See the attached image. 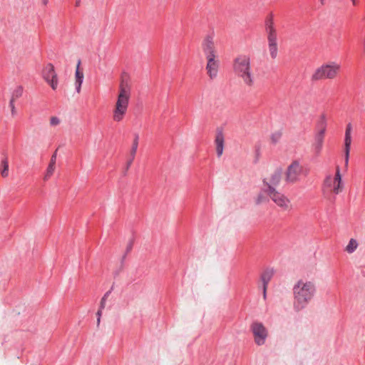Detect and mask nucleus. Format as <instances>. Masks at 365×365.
Masks as SVG:
<instances>
[{"label": "nucleus", "mask_w": 365, "mask_h": 365, "mask_svg": "<svg viewBox=\"0 0 365 365\" xmlns=\"http://www.w3.org/2000/svg\"><path fill=\"white\" fill-rule=\"evenodd\" d=\"M293 307L296 311L304 309L313 299L317 293L314 282L307 279L297 280L292 288Z\"/></svg>", "instance_id": "obj_1"}, {"label": "nucleus", "mask_w": 365, "mask_h": 365, "mask_svg": "<svg viewBox=\"0 0 365 365\" xmlns=\"http://www.w3.org/2000/svg\"><path fill=\"white\" fill-rule=\"evenodd\" d=\"M202 48L206 58V73L210 79L214 80L218 76L220 61L212 36L204 38Z\"/></svg>", "instance_id": "obj_2"}, {"label": "nucleus", "mask_w": 365, "mask_h": 365, "mask_svg": "<svg viewBox=\"0 0 365 365\" xmlns=\"http://www.w3.org/2000/svg\"><path fill=\"white\" fill-rule=\"evenodd\" d=\"M131 96V86L129 83L125 80H121L119 87L117 98L113 109V120L115 122H120L125 118L129 106Z\"/></svg>", "instance_id": "obj_3"}, {"label": "nucleus", "mask_w": 365, "mask_h": 365, "mask_svg": "<svg viewBox=\"0 0 365 365\" xmlns=\"http://www.w3.org/2000/svg\"><path fill=\"white\" fill-rule=\"evenodd\" d=\"M234 73L242 79L244 83L251 87L254 85L255 78L252 72L251 58L249 55L240 54L235 58L232 63Z\"/></svg>", "instance_id": "obj_4"}, {"label": "nucleus", "mask_w": 365, "mask_h": 365, "mask_svg": "<svg viewBox=\"0 0 365 365\" xmlns=\"http://www.w3.org/2000/svg\"><path fill=\"white\" fill-rule=\"evenodd\" d=\"M341 64L336 61H328L317 68L311 76L312 81L322 80H333L336 78L341 71Z\"/></svg>", "instance_id": "obj_5"}, {"label": "nucleus", "mask_w": 365, "mask_h": 365, "mask_svg": "<svg viewBox=\"0 0 365 365\" xmlns=\"http://www.w3.org/2000/svg\"><path fill=\"white\" fill-rule=\"evenodd\" d=\"M265 29L267 34L268 50L272 59L277 58L278 54L277 35L274 26L273 19L269 16L265 21Z\"/></svg>", "instance_id": "obj_6"}, {"label": "nucleus", "mask_w": 365, "mask_h": 365, "mask_svg": "<svg viewBox=\"0 0 365 365\" xmlns=\"http://www.w3.org/2000/svg\"><path fill=\"white\" fill-rule=\"evenodd\" d=\"M323 190L326 192H331L335 195H337L342 191L343 184L339 167H336V173L334 176L328 175L325 178L323 185Z\"/></svg>", "instance_id": "obj_7"}, {"label": "nucleus", "mask_w": 365, "mask_h": 365, "mask_svg": "<svg viewBox=\"0 0 365 365\" xmlns=\"http://www.w3.org/2000/svg\"><path fill=\"white\" fill-rule=\"evenodd\" d=\"M304 173L303 166L297 160L292 161L287 168L284 180L288 183H296Z\"/></svg>", "instance_id": "obj_8"}, {"label": "nucleus", "mask_w": 365, "mask_h": 365, "mask_svg": "<svg viewBox=\"0 0 365 365\" xmlns=\"http://www.w3.org/2000/svg\"><path fill=\"white\" fill-rule=\"evenodd\" d=\"M267 194L274 203L283 210L288 211L292 210V205L289 198L277 191L274 187L268 189Z\"/></svg>", "instance_id": "obj_9"}, {"label": "nucleus", "mask_w": 365, "mask_h": 365, "mask_svg": "<svg viewBox=\"0 0 365 365\" xmlns=\"http://www.w3.org/2000/svg\"><path fill=\"white\" fill-rule=\"evenodd\" d=\"M42 78L55 91L57 89L58 80L54 66L52 63H47L42 70Z\"/></svg>", "instance_id": "obj_10"}, {"label": "nucleus", "mask_w": 365, "mask_h": 365, "mask_svg": "<svg viewBox=\"0 0 365 365\" xmlns=\"http://www.w3.org/2000/svg\"><path fill=\"white\" fill-rule=\"evenodd\" d=\"M251 329L256 344L258 346L264 345L268 336V331L264 326L262 323L255 322L252 324Z\"/></svg>", "instance_id": "obj_11"}, {"label": "nucleus", "mask_w": 365, "mask_h": 365, "mask_svg": "<svg viewBox=\"0 0 365 365\" xmlns=\"http://www.w3.org/2000/svg\"><path fill=\"white\" fill-rule=\"evenodd\" d=\"M351 132L352 125L351 123H348L346 126L344 143V163L346 167H347L349 164V153L352 142Z\"/></svg>", "instance_id": "obj_12"}, {"label": "nucleus", "mask_w": 365, "mask_h": 365, "mask_svg": "<svg viewBox=\"0 0 365 365\" xmlns=\"http://www.w3.org/2000/svg\"><path fill=\"white\" fill-rule=\"evenodd\" d=\"M282 172L281 169L274 170L270 175L264 180V182L267 185L268 189L277 186L282 179Z\"/></svg>", "instance_id": "obj_13"}, {"label": "nucleus", "mask_w": 365, "mask_h": 365, "mask_svg": "<svg viewBox=\"0 0 365 365\" xmlns=\"http://www.w3.org/2000/svg\"><path fill=\"white\" fill-rule=\"evenodd\" d=\"M84 78V73L83 68H81V61L79 60L77 63L75 71L74 85L76 87V92L80 93L81 91V86Z\"/></svg>", "instance_id": "obj_14"}, {"label": "nucleus", "mask_w": 365, "mask_h": 365, "mask_svg": "<svg viewBox=\"0 0 365 365\" xmlns=\"http://www.w3.org/2000/svg\"><path fill=\"white\" fill-rule=\"evenodd\" d=\"M325 135L316 133L312 145V150L316 156H319L322 150Z\"/></svg>", "instance_id": "obj_15"}, {"label": "nucleus", "mask_w": 365, "mask_h": 365, "mask_svg": "<svg viewBox=\"0 0 365 365\" xmlns=\"http://www.w3.org/2000/svg\"><path fill=\"white\" fill-rule=\"evenodd\" d=\"M215 144L216 147V152L218 157H220L223 153L224 149V135L222 131H218L216 134L215 139Z\"/></svg>", "instance_id": "obj_16"}, {"label": "nucleus", "mask_w": 365, "mask_h": 365, "mask_svg": "<svg viewBox=\"0 0 365 365\" xmlns=\"http://www.w3.org/2000/svg\"><path fill=\"white\" fill-rule=\"evenodd\" d=\"M273 270L272 269H267L265 270L262 274L261 275V280L263 284V295L264 298L266 297V292L267 288V284L271 280L272 276H273Z\"/></svg>", "instance_id": "obj_17"}, {"label": "nucleus", "mask_w": 365, "mask_h": 365, "mask_svg": "<svg viewBox=\"0 0 365 365\" xmlns=\"http://www.w3.org/2000/svg\"><path fill=\"white\" fill-rule=\"evenodd\" d=\"M359 247V242L358 241L354 238H351L349 241L348 242V244L344 247V251L351 255L354 253Z\"/></svg>", "instance_id": "obj_18"}, {"label": "nucleus", "mask_w": 365, "mask_h": 365, "mask_svg": "<svg viewBox=\"0 0 365 365\" xmlns=\"http://www.w3.org/2000/svg\"><path fill=\"white\" fill-rule=\"evenodd\" d=\"M319 130L317 133L325 135L327 130V117L325 114H322L318 121Z\"/></svg>", "instance_id": "obj_19"}, {"label": "nucleus", "mask_w": 365, "mask_h": 365, "mask_svg": "<svg viewBox=\"0 0 365 365\" xmlns=\"http://www.w3.org/2000/svg\"><path fill=\"white\" fill-rule=\"evenodd\" d=\"M267 190L268 187L267 189L263 190L260 193L258 194V195L256 197L257 204H261L267 201V196H269V195L267 194Z\"/></svg>", "instance_id": "obj_20"}, {"label": "nucleus", "mask_w": 365, "mask_h": 365, "mask_svg": "<svg viewBox=\"0 0 365 365\" xmlns=\"http://www.w3.org/2000/svg\"><path fill=\"white\" fill-rule=\"evenodd\" d=\"M55 169H56V165L51 164V163L48 164V166L46 169V174L43 177V180L45 181L48 180L53 175V174L55 171Z\"/></svg>", "instance_id": "obj_21"}, {"label": "nucleus", "mask_w": 365, "mask_h": 365, "mask_svg": "<svg viewBox=\"0 0 365 365\" xmlns=\"http://www.w3.org/2000/svg\"><path fill=\"white\" fill-rule=\"evenodd\" d=\"M281 137L282 133L279 131H276L272 133L271 135L269 136V142L272 144L275 145L280 140Z\"/></svg>", "instance_id": "obj_22"}, {"label": "nucleus", "mask_w": 365, "mask_h": 365, "mask_svg": "<svg viewBox=\"0 0 365 365\" xmlns=\"http://www.w3.org/2000/svg\"><path fill=\"white\" fill-rule=\"evenodd\" d=\"M1 165L3 169L1 171V176L6 178L9 175V163L7 158L2 160Z\"/></svg>", "instance_id": "obj_23"}, {"label": "nucleus", "mask_w": 365, "mask_h": 365, "mask_svg": "<svg viewBox=\"0 0 365 365\" xmlns=\"http://www.w3.org/2000/svg\"><path fill=\"white\" fill-rule=\"evenodd\" d=\"M138 146V137L136 136L133 142V145H132V148H131L130 153V155H131V157L135 156Z\"/></svg>", "instance_id": "obj_24"}, {"label": "nucleus", "mask_w": 365, "mask_h": 365, "mask_svg": "<svg viewBox=\"0 0 365 365\" xmlns=\"http://www.w3.org/2000/svg\"><path fill=\"white\" fill-rule=\"evenodd\" d=\"M51 126H57L61 123V119L56 116H51L49 119Z\"/></svg>", "instance_id": "obj_25"}, {"label": "nucleus", "mask_w": 365, "mask_h": 365, "mask_svg": "<svg viewBox=\"0 0 365 365\" xmlns=\"http://www.w3.org/2000/svg\"><path fill=\"white\" fill-rule=\"evenodd\" d=\"M22 93H23V89L21 87H19L17 88L13 93V95H12V101H13L14 99L16 98H19L20 96H21L22 95Z\"/></svg>", "instance_id": "obj_26"}, {"label": "nucleus", "mask_w": 365, "mask_h": 365, "mask_svg": "<svg viewBox=\"0 0 365 365\" xmlns=\"http://www.w3.org/2000/svg\"><path fill=\"white\" fill-rule=\"evenodd\" d=\"M110 294V292H107L104 296L103 297V298L101 299V304H100V308L101 309H104L105 306H106V299L107 297H108Z\"/></svg>", "instance_id": "obj_27"}, {"label": "nucleus", "mask_w": 365, "mask_h": 365, "mask_svg": "<svg viewBox=\"0 0 365 365\" xmlns=\"http://www.w3.org/2000/svg\"><path fill=\"white\" fill-rule=\"evenodd\" d=\"M56 158H57V150L51 155L49 163L56 165Z\"/></svg>", "instance_id": "obj_28"}, {"label": "nucleus", "mask_w": 365, "mask_h": 365, "mask_svg": "<svg viewBox=\"0 0 365 365\" xmlns=\"http://www.w3.org/2000/svg\"><path fill=\"white\" fill-rule=\"evenodd\" d=\"M134 159H135V157H131V155H130V158H129V160L127 162V168H129V167L133 163Z\"/></svg>", "instance_id": "obj_29"}, {"label": "nucleus", "mask_w": 365, "mask_h": 365, "mask_svg": "<svg viewBox=\"0 0 365 365\" xmlns=\"http://www.w3.org/2000/svg\"><path fill=\"white\" fill-rule=\"evenodd\" d=\"M102 309H103L100 308L99 310L97 312V316H98L97 323H98V324H99V323H100V318H101V314H102Z\"/></svg>", "instance_id": "obj_30"}, {"label": "nucleus", "mask_w": 365, "mask_h": 365, "mask_svg": "<svg viewBox=\"0 0 365 365\" xmlns=\"http://www.w3.org/2000/svg\"><path fill=\"white\" fill-rule=\"evenodd\" d=\"M132 247H133V245L131 242L129 243V245H128V246L126 247V254L128 253L131 250Z\"/></svg>", "instance_id": "obj_31"}, {"label": "nucleus", "mask_w": 365, "mask_h": 365, "mask_svg": "<svg viewBox=\"0 0 365 365\" xmlns=\"http://www.w3.org/2000/svg\"><path fill=\"white\" fill-rule=\"evenodd\" d=\"M362 51H363V53L365 55V38H364V39L363 40V43H362Z\"/></svg>", "instance_id": "obj_32"}, {"label": "nucleus", "mask_w": 365, "mask_h": 365, "mask_svg": "<svg viewBox=\"0 0 365 365\" xmlns=\"http://www.w3.org/2000/svg\"><path fill=\"white\" fill-rule=\"evenodd\" d=\"M353 6H356L358 4V0H350Z\"/></svg>", "instance_id": "obj_33"}, {"label": "nucleus", "mask_w": 365, "mask_h": 365, "mask_svg": "<svg viewBox=\"0 0 365 365\" xmlns=\"http://www.w3.org/2000/svg\"><path fill=\"white\" fill-rule=\"evenodd\" d=\"M42 1L44 5H46L48 3V0H42Z\"/></svg>", "instance_id": "obj_34"}]
</instances>
